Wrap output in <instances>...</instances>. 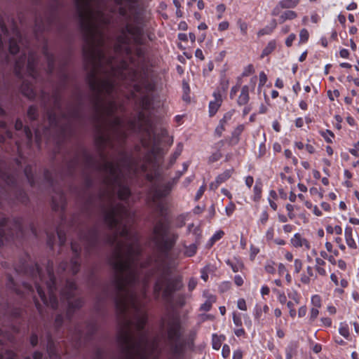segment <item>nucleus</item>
Masks as SVG:
<instances>
[{
  "label": "nucleus",
  "instance_id": "obj_43",
  "mask_svg": "<svg viewBox=\"0 0 359 359\" xmlns=\"http://www.w3.org/2000/svg\"><path fill=\"white\" fill-rule=\"evenodd\" d=\"M230 347L227 344H224L222 347V355L223 358H226L230 355Z\"/></svg>",
  "mask_w": 359,
  "mask_h": 359
},
{
  "label": "nucleus",
  "instance_id": "obj_48",
  "mask_svg": "<svg viewBox=\"0 0 359 359\" xmlns=\"http://www.w3.org/2000/svg\"><path fill=\"white\" fill-rule=\"evenodd\" d=\"M222 157V154L220 152L217 151V152H215L214 154H212L210 158H209V161L210 162H215V161H218L219 159H220Z\"/></svg>",
  "mask_w": 359,
  "mask_h": 359
},
{
  "label": "nucleus",
  "instance_id": "obj_14",
  "mask_svg": "<svg viewBox=\"0 0 359 359\" xmlns=\"http://www.w3.org/2000/svg\"><path fill=\"white\" fill-rule=\"evenodd\" d=\"M233 170H226L224 172H223L222 174L219 175L216 180V185L215 188L217 187V186L223 182H224L226 180H227L232 175Z\"/></svg>",
  "mask_w": 359,
  "mask_h": 359
},
{
  "label": "nucleus",
  "instance_id": "obj_62",
  "mask_svg": "<svg viewBox=\"0 0 359 359\" xmlns=\"http://www.w3.org/2000/svg\"><path fill=\"white\" fill-rule=\"evenodd\" d=\"M269 292H270V290H269V287L268 286L263 285L261 287L260 293H261L262 297H264V295H268L269 294Z\"/></svg>",
  "mask_w": 359,
  "mask_h": 359
},
{
  "label": "nucleus",
  "instance_id": "obj_20",
  "mask_svg": "<svg viewBox=\"0 0 359 359\" xmlns=\"http://www.w3.org/2000/svg\"><path fill=\"white\" fill-rule=\"evenodd\" d=\"M320 134L324 138V140L328 142L332 143L333 138L334 137V133L330 130H321L320 131Z\"/></svg>",
  "mask_w": 359,
  "mask_h": 359
},
{
  "label": "nucleus",
  "instance_id": "obj_15",
  "mask_svg": "<svg viewBox=\"0 0 359 359\" xmlns=\"http://www.w3.org/2000/svg\"><path fill=\"white\" fill-rule=\"evenodd\" d=\"M299 1L300 0H281L276 6L287 9L294 8L299 4Z\"/></svg>",
  "mask_w": 359,
  "mask_h": 359
},
{
  "label": "nucleus",
  "instance_id": "obj_13",
  "mask_svg": "<svg viewBox=\"0 0 359 359\" xmlns=\"http://www.w3.org/2000/svg\"><path fill=\"white\" fill-rule=\"evenodd\" d=\"M353 231L351 227L346 226L344 230V236L347 245L351 249H356L358 245L353 238Z\"/></svg>",
  "mask_w": 359,
  "mask_h": 359
},
{
  "label": "nucleus",
  "instance_id": "obj_33",
  "mask_svg": "<svg viewBox=\"0 0 359 359\" xmlns=\"http://www.w3.org/2000/svg\"><path fill=\"white\" fill-rule=\"evenodd\" d=\"M71 271L72 273L75 274L79 271V264L76 259H73L70 264Z\"/></svg>",
  "mask_w": 359,
  "mask_h": 359
},
{
  "label": "nucleus",
  "instance_id": "obj_31",
  "mask_svg": "<svg viewBox=\"0 0 359 359\" xmlns=\"http://www.w3.org/2000/svg\"><path fill=\"white\" fill-rule=\"evenodd\" d=\"M309 34L306 29L301 30L299 33V42L306 43L309 39Z\"/></svg>",
  "mask_w": 359,
  "mask_h": 359
},
{
  "label": "nucleus",
  "instance_id": "obj_25",
  "mask_svg": "<svg viewBox=\"0 0 359 359\" xmlns=\"http://www.w3.org/2000/svg\"><path fill=\"white\" fill-rule=\"evenodd\" d=\"M264 312L262 311V306L259 304H256L254 309L253 315L257 320H259L262 316V313Z\"/></svg>",
  "mask_w": 359,
  "mask_h": 359
},
{
  "label": "nucleus",
  "instance_id": "obj_52",
  "mask_svg": "<svg viewBox=\"0 0 359 359\" xmlns=\"http://www.w3.org/2000/svg\"><path fill=\"white\" fill-rule=\"evenodd\" d=\"M15 354L12 351H7L4 355L1 353V359H15Z\"/></svg>",
  "mask_w": 359,
  "mask_h": 359
},
{
  "label": "nucleus",
  "instance_id": "obj_42",
  "mask_svg": "<svg viewBox=\"0 0 359 359\" xmlns=\"http://www.w3.org/2000/svg\"><path fill=\"white\" fill-rule=\"evenodd\" d=\"M259 87L264 86L267 81V76H266V74L264 72H261L259 73Z\"/></svg>",
  "mask_w": 359,
  "mask_h": 359
},
{
  "label": "nucleus",
  "instance_id": "obj_19",
  "mask_svg": "<svg viewBox=\"0 0 359 359\" xmlns=\"http://www.w3.org/2000/svg\"><path fill=\"white\" fill-rule=\"evenodd\" d=\"M339 332L345 339H348L350 334L348 324H346V323H341L339 324Z\"/></svg>",
  "mask_w": 359,
  "mask_h": 359
},
{
  "label": "nucleus",
  "instance_id": "obj_27",
  "mask_svg": "<svg viewBox=\"0 0 359 359\" xmlns=\"http://www.w3.org/2000/svg\"><path fill=\"white\" fill-rule=\"evenodd\" d=\"M311 302L316 308H320L321 306V297L318 294L313 295Z\"/></svg>",
  "mask_w": 359,
  "mask_h": 359
},
{
  "label": "nucleus",
  "instance_id": "obj_57",
  "mask_svg": "<svg viewBox=\"0 0 359 359\" xmlns=\"http://www.w3.org/2000/svg\"><path fill=\"white\" fill-rule=\"evenodd\" d=\"M316 270L318 272V273L320 276H325L327 275L326 270L325 269L323 266H316Z\"/></svg>",
  "mask_w": 359,
  "mask_h": 359
},
{
  "label": "nucleus",
  "instance_id": "obj_38",
  "mask_svg": "<svg viewBox=\"0 0 359 359\" xmlns=\"http://www.w3.org/2000/svg\"><path fill=\"white\" fill-rule=\"evenodd\" d=\"M232 116L233 111H228L224 115L223 118L219 121V122L225 125V123L231 119Z\"/></svg>",
  "mask_w": 359,
  "mask_h": 359
},
{
  "label": "nucleus",
  "instance_id": "obj_36",
  "mask_svg": "<svg viewBox=\"0 0 359 359\" xmlns=\"http://www.w3.org/2000/svg\"><path fill=\"white\" fill-rule=\"evenodd\" d=\"M273 236H274V229L273 227H270L267 229L265 238L267 241H271L273 240Z\"/></svg>",
  "mask_w": 359,
  "mask_h": 359
},
{
  "label": "nucleus",
  "instance_id": "obj_22",
  "mask_svg": "<svg viewBox=\"0 0 359 359\" xmlns=\"http://www.w3.org/2000/svg\"><path fill=\"white\" fill-rule=\"evenodd\" d=\"M221 338L222 336L219 337L217 334L212 335V348L215 350H219L221 347ZM222 339H224V337H222Z\"/></svg>",
  "mask_w": 359,
  "mask_h": 359
},
{
  "label": "nucleus",
  "instance_id": "obj_5",
  "mask_svg": "<svg viewBox=\"0 0 359 359\" xmlns=\"http://www.w3.org/2000/svg\"><path fill=\"white\" fill-rule=\"evenodd\" d=\"M171 186L169 184H155L151 189V196L154 205L161 215L164 212V203L163 199L169 194Z\"/></svg>",
  "mask_w": 359,
  "mask_h": 359
},
{
  "label": "nucleus",
  "instance_id": "obj_50",
  "mask_svg": "<svg viewBox=\"0 0 359 359\" xmlns=\"http://www.w3.org/2000/svg\"><path fill=\"white\" fill-rule=\"evenodd\" d=\"M289 297L291 298L295 304H298L300 302V297L297 292L288 294Z\"/></svg>",
  "mask_w": 359,
  "mask_h": 359
},
{
  "label": "nucleus",
  "instance_id": "obj_4",
  "mask_svg": "<svg viewBox=\"0 0 359 359\" xmlns=\"http://www.w3.org/2000/svg\"><path fill=\"white\" fill-rule=\"evenodd\" d=\"M163 328L166 331L168 341L170 346L177 349L181 344L180 321L178 318L172 316L163 322Z\"/></svg>",
  "mask_w": 359,
  "mask_h": 359
},
{
  "label": "nucleus",
  "instance_id": "obj_45",
  "mask_svg": "<svg viewBox=\"0 0 359 359\" xmlns=\"http://www.w3.org/2000/svg\"><path fill=\"white\" fill-rule=\"evenodd\" d=\"M278 300L282 304H284L287 302V297L283 292L277 291Z\"/></svg>",
  "mask_w": 359,
  "mask_h": 359
},
{
  "label": "nucleus",
  "instance_id": "obj_10",
  "mask_svg": "<svg viewBox=\"0 0 359 359\" xmlns=\"http://www.w3.org/2000/svg\"><path fill=\"white\" fill-rule=\"evenodd\" d=\"M212 96L214 100L209 103V114L210 116H214L217 113L223 101L222 93L219 89L215 90Z\"/></svg>",
  "mask_w": 359,
  "mask_h": 359
},
{
  "label": "nucleus",
  "instance_id": "obj_58",
  "mask_svg": "<svg viewBox=\"0 0 359 359\" xmlns=\"http://www.w3.org/2000/svg\"><path fill=\"white\" fill-rule=\"evenodd\" d=\"M243 279L240 275H236L234 277V283L237 286H241L243 284Z\"/></svg>",
  "mask_w": 359,
  "mask_h": 359
},
{
  "label": "nucleus",
  "instance_id": "obj_44",
  "mask_svg": "<svg viewBox=\"0 0 359 359\" xmlns=\"http://www.w3.org/2000/svg\"><path fill=\"white\" fill-rule=\"evenodd\" d=\"M237 306L240 310L246 311L247 306L245 303V300L243 298H241L237 302Z\"/></svg>",
  "mask_w": 359,
  "mask_h": 359
},
{
  "label": "nucleus",
  "instance_id": "obj_32",
  "mask_svg": "<svg viewBox=\"0 0 359 359\" xmlns=\"http://www.w3.org/2000/svg\"><path fill=\"white\" fill-rule=\"evenodd\" d=\"M97 235L95 233H93L92 235H89L86 238H85L83 242H85L88 245H94L97 241Z\"/></svg>",
  "mask_w": 359,
  "mask_h": 359
},
{
  "label": "nucleus",
  "instance_id": "obj_2",
  "mask_svg": "<svg viewBox=\"0 0 359 359\" xmlns=\"http://www.w3.org/2000/svg\"><path fill=\"white\" fill-rule=\"evenodd\" d=\"M97 25L81 24L86 43L84 57L93 68L88 76V82L97 96L104 97L100 109L110 118L111 137H103V141L109 144H111V139H114L121 144L126 137L127 127L125 121L116 115L117 111L122 110L117 95L122 90L119 82L130 88L133 97H137V93L142 92L144 76L133 59L132 50L133 45L142 43L145 36L137 24H126V30L118 37L114 47L116 55L124 56L118 61L107 56V38Z\"/></svg>",
  "mask_w": 359,
  "mask_h": 359
},
{
  "label": "nucleus",
  "instance_id": "obj_51",
  "mask_svg": "<svg viewBox=\"0 0 359 359\" xmlns=\"http://www.w3.org/2000/svg\"><path fill=\"white\" fill-rule=\"evenodd\" d=\"M233 323L237 327H241L242 325V320H241V316H237L235 313H233Z\"/></svg>",
  "mask_w": 359,
  "mask_h": 359
},
{
  "label": "nucleus",
  "instance_id": "obj_9",
  "mask_svg": "<svg viewBox=\"0 0 359 359\" xmlns=\"http://www.w3.org/2000/svg\"><path fill=\"white\" fill-rule=\"evenodd\" d=\"M285 8H282L276 6L272 11V15L278 18V20L286 21L292 20L296 18L297 13L290 10H284Z\"/></svg>",
  "mask_w": 359,
  "mask_h": 359
},
{
  "label": "nucleus",
  "instance_id": "obj_6",
  "mask_svg": "<svg viewBox=\"0 0 359 359\" xmlns=\"http://www.w3.org/2000/svg\"><path fill=\"white\" fill-rule=\"evenodd\" d=\"M118 7V14L126 18H130L137 13L139 0H114Z\"/></svg>",
  "mask_w": 359,
  "mask_h": 359
},
{
  "label": "nucleus",
  "instance_id": "obj_39",
  "mask_svg": "<svg viewBox=\"0 0 359 359\" xmlns=\"http://www.w3.org/2000/svg\"><path fill=\"white\" fill-rule=\"evenodd\" d=\"M224 125L219 122V125L215 128V133L218 137H220L222 135V133L224 131Z\"/></svg>",
  "mask_w": 359,
  "mask_h": 359
},
{
  "label": "nucleus",
  "instance_id": "obj_56",
  "mask_svg": "<svg viewBox=\"0 0 359 359\" xmlns=\"http://www.w3.org/2000/svg\"><path fill=\"white\" fill-rule=\"evenodd\" d=\"M253 182H254V179L252 176H248L245 177V185L249 188L250 189L251 187L252 186L253 184Z\"/></svg>",
  "mask_w": 359,
  "mask_h": 359
},
{
  "label": "nucleus",
  "instance_id": "obj_24",
  "mask_svg": "<svg viewBox=\"0 0 359 359\" xmlns=\"http://www.w3.org/2000/svg\"><path fill=\"white\" fill-rule=\"evenodd\" d=\"M9 50L12 54H16L20 50V45L14 39L10 40Z\"/></svg>",
  "mask_w": 359,
  "mask_h": 359
},
{
  "label": "nucleus",
  "instance_id": "obj_35",
  "mask_svg": "<svg viewBox=\"0 0 359 359\" xmlns=\"http://www.w3.org/2000/svg\"><path fill=\"white\" fill-rule=\"evenodd\" d=\"M349 152L355 157H359V141L353 144V147L349 149Z\"/></svg>",
  "mask_w": 359,
  "mask_h": 359
},
{
  "label": "nucleus",
  "instance_id": "obj_8",
  "mask_svg": "<svg viewBox=\"0 0 359 359\" xmlns=\"http://www.w3.org/2000/svg\"><path fill=\"white\" fill-rule=\"evenodd\" d=\"M93 0H74L76 11L81 18L79 22H94L93 21L86 20L93 13ZM102 22H107L102 21Z\"/></svg>",
  "mask_w": 359,
  "mask_h": 359
},
{
  "label": "nucleus",
  "instance_id": "obj_23",
  "mask_svg": "<svg viewBox=\"0 0 359 359\" xmlns=\"http://www.w3.org/2000/svg\"><path fill=\"white\" fill-rule=\"evenodd\" d=\"M197 247L195 244H191L189 246L186 247L184 250V255L187 257H192L196 252Z\"/></svg>",
  "mask_w": 359,
  "mask_h": 359
},
{
  "label": "nucleus",
  "instance_id": "obj_16",
  "mask_svg": "<svg viewBox=\"0 0 359 359\" xmlns=\"http://www.w3.org/2000/svg\"><path fill=\"white\" fill-rule=\"evenodd\" d=\"M276 43L275 41H271L268 43L266 46L262 50V53L260 55L261 58H264V57L271 54L276 48Z\"/></svg>",
  "mask_w": 359,
  "mask_h": 359
},
{
  "label": "nucleus",
  "instance_id": "obj_37",
  "mask_svg": "<svg viewBox=\"0 0 359 359\" xmlns=\"http://www.w3.org/2000/svg\"><path fill=\"white\" fill-rule=\"evenodd\" d=\"M319 308L313 307L310 311V320L314 321L319 314Z\"/></svg>",
  "mask_w": 359,
  "mask_h": 359
},
{
  "label": "nucleus",
  "instance_id": "obj_47",
  "mask_svg": "<svg viewBox=\"0 0 359 359\" xmlns=\"http://www.w3.org/2000/svg\"><path fill=\"white\" fill-rule=\"evenodd\" d=\"M212 306V302L210 300H207L201 306V310L203 311H208Z\"/></svg>",
  "mask_w": 359,
  "mask_h": 359
},
{
  "label": "nucleus",
  "instance_id": "obj_53",
  "mask_svg": "<svg viewBox=\"0 0 359 359\" xmlns=\"http://www.w3.org/2000/svg\"><path fill=\"white\" fill-rule=\"evenodd\" d=\"M269 219V215L266 211H263L261 213L259 221L262 224H264Z\"/></svg>",
  "mask_w": 359,
  "mask_h": 359
},
{
  "label": "nucleus",
  "instance_id": "obj_55",
  "mask_svg": "<svg viewBox=\"0 0 359 359\" xmlns=\"http://www.w3.org/2000/svg\"><path fill=\"white\" fill-rule=\"evenodd\" d=\"M205 190V186L204 184H203L202 186L200 187V188L198 189V190L196 194V200H198L201 198V197L203 196Z\"/></svg>",
  "mask_w": 359,
  "mask_h": 359
},
{
  "label": "nucleus",
  "instance_id": "obj_28",
  "mask_svg": "<svg viewBox=\"0 0 359 359\" xmlns=\"http://www.w3.org/2000/svg\"><path fill=\"white\" fill-rule=\"evenodd\" d=\"M27 116L30 119L34 120L37 116V109L34 106L29 107L27 111Z\"/></svg>",
  "mask_w": 359,
  "mask_h": 359
},
{
  "label": "nucleus",
  "instance_id": "obj_7",
  "mask_svg": "<svg viewBox=\"0 0 359 359\" xmlns=\"http://www.w3.org/2000/svg\"><path fill=\"white\" fill-rule=\"evenodd\" d=\"M75 290L76 284L73 281L68 280L65 288L61 293V298L67 300V303L68 304V313H70L74 309L81 306L82 304V301L81 299H72L75 296Z\"/></svg>",
  "mask_w": 359,
  "mask_h": 359
},
{
  "label": "nucleus",
  "instance_id": "obj_41",
  "mask_svg": "<svg viewBox=\"0 0 359 359\" xmlns=\"http://www.w3.org/2000/svg\"><path fill=\"white\" fill-rule=\"evenodd\" d=\"M287 306L289 309L290 316L294 318L296 316V311L294 308V304L292 302H288L287 303Z\"/></svg>",
  "mask_w": 359,
  "mask_h": 359
},
{
  "label": "nucleus",
  "instance_id": "obj_49",
  "mask_svg": "<svg viewBox=\"0 0 359 359\" xmlns=\"http://www.w3.org/2000/svg\"><path fill=\"white\" fill-rule=\"evenodd\" d=\"M295 38H296L295 34H290L285 41L286 46L287 47L291 46L292 45L293 41H294Z\"/></svg>",
  "mask_w": 359,
  "mask_h": 359
},
{
  "label": "nucleus",
  "instance_id": "obj_64",
  "mask_svg": "<svg viewBox=\"0 0 359 359\" xmlns=\"http://www.w3.org/2000/svg\"><path fill=\"white\" fill-rule=\"evenodd\" d=\"M230 285L231 283L229 282H223L221 285H220V289L222 292L225 291V290H227L229 289L230 287Z\"/></svg>",
  "mask_w": 359,
  "mask_h": 359
},
{
  "label": "nucleus",
  "instance_id": "obj_18",
  "mask_svg": "<svg viewBox=\"0 0 359 359\" xmlns=\"http://www.w3.org/2000/svg\"><path fill=\"white\" fill-rule=\"evenodd\" d=\"M47 351L48 353L50 359H58V355L55 352L54 344L50 339H49L48 341Z\"/></svg>",
  "mask_w": 359,
  "mask_h": 359
},
{
  "label": "nucleus",
  "instance_id": "obj_29",
  "mask_svg": "<svg viewBox=\"0 0 359 359\" xmlns=\"http://www.w3.org/2000/svg\"><path fill=\"white\" fill-rule=\"evenodd\" d=\"M235 210H236L235 204L233 202L230 201L225 208V212L227 216L230 217L233 214V212H234Z\"/></svg>",
  "mask_w": 359,
  "mask_h": 359
},
{
  "label": "nucleus",
  "instance_id": "obj_61",
  "mask_svg": "<svg viewBox=\"0 0 359 359\" xmlns=\"http://www.w3.org/2000/svg\"><path fill=\"white\" fill-rule=\"evenodd\" d=\"M320 320L322 324L326 327H330L332 325V320L330 318H322Z\"/></svg>",
  "mask_w": 359,
  "mask_h": 359
},
{
  "label": "nucleus",
  "instance_id": "obj_1",
  "mask_svg": "<svg viewBox=\"0 0 359 359\" xmlns=\"http://www.w3.org/2000/svg\"><path fill=\"white\" fill-rule=\"evenodd\" d=\"M130 170L128 161H106L102 167L109 194H116L121 201L110 199L104 210V222L113 231L108 241L114 246L111 264L115 271V306L120 324L117 340L126 359H158V342L145 328L144 307L150 278L154 274L156 298L160 295L168 298L181 287L180 281L171 276L177 263L168 253L177 237H170L168 224L161 219L154 226V239L163 255L154 260H141L138 236L131 227L134 215L126 201L130 195L128 186Z\"/></svg>",
  "mask_w": 359,
  "mask_h": 359
},
{
  "label": "nucleus",
  "instance_id": "obj_17",
  "mask_svg": "<svg viewBox=\"0 0 359 359\" xmlns=\"http://www.w3.org/2000/svg\"><path fill=\"white\" fill-rule=\"evenodd\" d=\"M262 184L261 182H256L255 185L253 188V200L255 201H258L262 196Z\"/></svg>",
  "mask_w": 359,
  "mask_h": 359
},
{
  "label": "nucleus",
  "instance_id": "obj_60",
  "mask_svg": "<svg viewBox=\"0 0 359 359\" xmlns=\"http://www.w3.org/2000/svg\"><path fill=\"white\" fill-rule=\"evenodd\" d=\"M306 312H307V309H306V306H301L298 310L299 317H300V318L304 317L306 314Z\"/></svg>",
  "mask_w": 359,
  "mask_h": 359
},
{
  "label": "nucleus",
  "instance_id": "obj_46",
  "mask_svg": "<svg viewBox=\"0 0 359 359\" xmlns=\"http://www.w3.org/2000/svg\"><path fill=\"white\" fill-rule=\"evenodd\" d=\"M310 18L311 22H318L320 20V17L316 11H311L310 13Z\"/></svg>",
  "mask_w": 359,
  "mask_h": 359
},
{
  "label": "nucleus",
  "instance_id": "obj_30",
  "mask_svg": "<svg viewBox=\"0 0 359 359\" xmlns=\"http://www.w3.org/2000/svg\"><path fill=\"white\" fill-rule=\"evenodd\" d=\"M264 268L266 271L269 273H274L276 271L275 263L272 261L267 262Z\"/></svg>",
  "mask_w": 359,
  "mask_h": 359
},
{
  "label": "nucleus",
  "instance_id": "obj_40",
  "mask_svg": "<svg viewBox=\"0 0 359 359\" xmlns=\"http://www.w3.org/2000/svg\"><path fill=\"white\" fill-rule=\"evenodd\" d=\"M294 267L295 273H299L302 268V262L299 259H294Z\"/></svg>",
  "mask_w": 359,
  "mask_h": 359
},
{
  "label": "nucleus",
  "instance_id": "obj_26",
  "mask_svg": "<svg viewBox=\"0 0 359 359\" xmlns=\"http://www.w3.org/2000/svg\"><path fill=\"white\" fill-rule=\"evenodd\" d=\"M255 72L254 66L251 64L247 65L244 67L243 71L242 72V76H248Z\"/></svg>",
  "mask_w": 359,
  "mask_h": 359
},
{
  "label": "nucleus",
  "instance_id": "obj_63",
  "mask_svg": "<svg viewBox=\"0 0 359 359\" xmlns=\"http://www.w3.org/2000/svg\"><path fill=\"white\" fill-rule=\"evenodd\" d=\"M197 285V282L195 279H190L188 284L189 290H193Z\"/></svg>",
  "mask_w": 359,
  "mask_h": 359
},
{
  "label": "nucleus",
  "instance_id": "obj_3",
  "mask_svg": "<svg viewBox=\"0 0 359 359\" xmlns=\"http://www.w3.org/2000/svg\"><path fill=\"white\" fill-rule=\"evenodd\" d=\"M48 280L46 281V286L47 289L48 296L42 288V286L39 283H36V288L37 293L41 298L43 303L53 309L57 306L58 302L55 294V280L53 271L48 269Z\"/></svg>",
  "mask_w": 359,
  "mask_h": 359
},
{
  "label": "nucleus",
  "instance_id": "obj_54",
  "mask_svg": "<svg viewBox=\"0 0 359 359\" xmlns=\"http://www.w3.org/2000/svg\"><path fill=\"white\" fill-rule=\"evenodd\" d=\"M286 210L288 211V217L290 219H292L294 218V214L292 213L293 210H294V207L291 204H287L286 206Z\"/></svg>",
  "mask_w": 359,
  "mask_h": 359
},
{
  "label": "nucleus",
  "instance_id": "obj_21",
  "mask_svg": "<svg viewBox=\"0 0 359 359\" xmlns=\"http://www.w3.org/2000/svg\"><path fill=\"white\" fill-rule=\"evenodd\" d=\"M325 230L326 232L330 234L336 233L337 235H340L342 233V228L339 225H336L334 226L327 225L325 228Z\"/></svg>",
  "mask_w": 359,
  "mask_h": 359
},
{
  "label": "nucleus",
  "instance_id": "obj_12",
  "mask_svg": "<svg viewBox=\"0 0 359 359\" xmlns=\"http://www.w3.org/2000/svg\"><path fill=\"white\" fill-rule=\"evenodd\" d=\"M250 86L245 85L242 87L241 93L238 97L237 103L238 105L242 106L246 104L250 100L249 92Z\"/></svg>",
  "mask_w": 359,
  "mask_h": 359
},
{
  "label": "nucleus",
  "instance_id": "obj_11",
  "mask_svg": "<svg viewBox=\"0 0 359 359\" xmlns=\"http://www.w3.org/2000/svg\"><path fill=\"white\" fill-rule=\"evenodd\" d=\"M292 245L296 248H304L306 250L310 249L311 245L309 242L304 238L300 233H296L290 239Z\"/></svg>",
  "mask_w": 359,
  "mask_h": 359
},
{
  "label": "nucleus",
  "instance_id": "obj_59",
  "mask_svg": "<svg viewBox=\"0 0 359 359\" xmlns=\"http://www.w3.org/2000/svg\"><path fill=\"white\" fill-rule=\"evenodd\" d=\"M1 238H3L4 235L3 234H5L4 233V228L8 226V221L7 219H6L5 218H3L1 217Z\"/></svg>",
  "mask_w": 359,
  "mask_h": 359
},
{
  "label": "nucleus",
  "instance_id": "obj_34",
  "mask_svg": "<svg viewBox=\"0 0 359 359\" xmlns=\"http://www.w3.org/2000/svg\"><path fill=\"white\" fill-rule=\"evenodd\" d=\"M224 231H218L215 232L212 236L210 239V242L211 244L214 243L215 241L219 240L224 235Z\"/></svg>",
  "mask_w": 359,
  "mask_h": 359
}]
</instances>
